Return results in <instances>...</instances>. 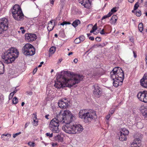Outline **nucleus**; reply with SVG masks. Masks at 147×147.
<instances>
[{
    "mask_svg": "<svg viewBox=\"0 0 147 147\" xmlns=\"http://www.w3.org/2000/svg\"><path fill=\"white\" fill-rule=\"evenodd\" d=\"M80 22L78 20H76L74 21L72 24V25L75 28L79 24H80Z\"/></svg>",
    "mask_w": 147,
    "mask_h": 147,
    "instance_id": "26",
    "label": "nucleus"
},
{
    "mask_svg": "<svg viewBox=\"0 0 147 147\" xmlns=\"http://www.w3.org/2000/svg\"><path fill=\"white\" fill-rule=\"evenodd\" d=\"M140 110L144 117L147 119V107L144 105L142 106Z\"/></svg>",
    "mask_w": 147,
    "mask_h": 147,
    "instance_id": "17",
    "label": "nucleus"
},
{
    "mask_svg": "<svg viewBox=\"0 0 147 147\" xmlns=\"http://www.w3.org/2000/svg\"><path fill=\"white\" fill-rule=\"evenodd\" d=\"M111 78L113 81V85L117 87L122 84L124 74L122 69L119 67H115L110 73Z\"/></svg>",
    "mask_w": 147,
    "mask_h": 147,
    "instance_id": "2",
    "label": "nucleus"
},
{
    "mask_svg": "<svg viewBox=\"0 0 147 147\" xmlns=\"http://www.w3.org/2000/svg\"><path fill=\"white\" fill-rule=\"evenodd\" d=\"M4 72V65L2 62L0 61V75Z\"/></svg>",
    "mask_w": 147,
    "mask_h": 147,
    "instance_id": "23",
    "label": "nucleus"
},
{
    "mask_svg": "<svg viewBox=\"0 0 147 147\" xmlns=\"http://www.w3.org/2000/svg\"><path fill=\"white\" fill-rule=\"evenodd\" d=\"M24 29V27H20V30H23Z\"/></svg>",
    "mask_w": 147,
    "mask_h": 147,
    "instance_id": "63",
    "label": "nucleus"
},
{
    "mask_svg": "<svg viewBox=\"0 0 147 147\" xmlns=\"http://www.w3.org/2000/svg\"><path fill=\"white\" fill-rule=\"evenodd\" d=\"M97 23H96L94 25V26L93 27L92 29H93L94 30H97Z\"/></svg>",
    "mask_w": 147,
    "mask_h": 147,
    "instance_id": "41",
    "label": "nucleus"
},
{
    "mask_svg": "<svg viewBox=\"0 0 147 147\" xmlns=\"http://www.w3.org/2000/svg\"><path fill=\"white\" fill-rule=\"evenodd\" d=\"M112 15V13L111 12H109V13L106 15H105L102 18L101 20H103L104 19H105L107 18H109Z\"/></svg>",
    "mask_w": 147,
    "mask_h": 147,
    "instance_id": "29",
    "label": "nucleus"
},
{
    "mask_svg": "<svg viewBox=\"0 0 147 147\" xmlns=\"http://www.w3.org/2000/svg\"><path fill=\"white\" fill-rule=\"evenodd\" d=\"M25 37L26 40L29 42L34 41L37 38L36 35L32 34H26Z\"/></svg>",
    "mask_w": 147,
    "mask_h": 147,
    "instance_id": "13",
    "label": "nucleus"
},
{
    "mask_svg": "<svg viewBox=\"0 0 147 147\" xmlns=\"http://www.w3.org/2000/svg\"><path fill=\"white\" fill-rule=\"evenodd\" d=\"M129 133V131L128 130L125 128L121 129L120 133L124 134L127 136L128 134Z\"/></svg>",
    "mask_w": 147,
    "mask_h": 147,
    "instance_id": "22",
    "label": "nucleus"
},
{
    "mask_svg": "<svg viewBox=\"0 0 147 147\" xmlns=\"http://www.w3.org/2000/svg\"><path fill=\"white\" fill-rule=\"evenodd\" d=\"M1 138V139L4 140H6V138H5V136H4V135H2Z\"/></svg>",
    "mask_w": 147,
    "mask_h": 147,
    "instance_id": "43",
    "label": "nucleus"
},
{
    "mask_svg": "<svg viewBox=\"0 0 147 147\" xmlns=\"http://www.w3.org/2000/svg\"><path fill=\"white\" fill-rule=\"evenodd\" d=\"M70 123L65 124L66 125H63L62 129L66 133L71 134H74V125H69Z\"/></svg>",
    "mask_w": 147,
    "mask_h": 147,
    "instance_id": "10",
    "label": "nucleus"
},
{
    "mask_svg": "<svg viewBox=\"0 0 147 147\" xmlns=\"http://www.w3.org/2000/svg\"><path fill=\"white\" fill-rule=\"evenodd\" d=\"M25 104V103L24 102H22L21 104V105L22 106H23Z\"/></svg>",
    "mask_w": 147,
    "mask_h": 147,
    "instance_id": "64",
    "label": "nucleus"
},
{
    "mask_svg": "<svg viewBox=\"0 0 147 147\" xmlns=\"http://www.w3.org/2000/svg\"><path fill=\"white\" fill-rule=\"evenodd\" d=\"M21 133V132H20L18 133L13 134V138H15L16 136H18Z\"/></svg>",
    "mask_w": 147,
    "mask_h": 147,
    "instance_id": "38",
    "label": "nucleus"
},
{
    "mask_svg": "<svg viewBox=\"0 0 147 147\" xmlns=\"http://www.w3.org/2000/svg\"><path fill=\"white\" fill-rule=\"evenodd\" d=\"M14 94H15L13 92H12L9 95H10V96H11V97H13Z\"/></svg>",
    "mask_w": 147,
    "mask_h": 147,
    "instance_id": "49",
    "label": "nucleus"
},
{
    "mask_svg": "<svg viewBox=\"0 0 147 147\" xmlns=\"http://www.w3.org/2000/svg\"><path fill=\"white\" fill-rule=\"evenodd\" d=\"M95 31V30H94V29L92 28V30L90 31V33H93Z\"/></svg>",
    "mask_w": 147,
    "mask_h": 147,
    "instance_id": "56",
    "label": "nucleus"
},
{
    "mask_svg": "<svg viewBox=\"0 0 147 147\" xmlns=\"http://www.w3.org/2000/svg\"><path fill=\"white\" fill-rule=\"evenodd\" d=\"M51 3L52 5H53L55 1L54 0H49Z\"/></svg>",
    "mask_w": 147,
    "mask_h": 147,
    "instance_id": "46",
    "label": "nucleus"
},
{
    "mask_svg": "<svg viewBox=\"0 0 147 147\" xmlns=\"http://www.w3.org/2000/svg\"><path fill=\"white\" fill-rule=\"evenodd\" d=\"M49 116V115H45V118L47 119H49V118L48 117V116Z\"/></svg>",
    "mask_w": 147,
    "mask_h": 147,
    "instance_id": "62",
    "label": "nucleus"
},
{
    "mask_svg": "<svg viewBox=\"0 0 147 147\" xmlns=\"http://www.w3.org/2000/svg\"><path fill=\"white\" fill-rule=\"evenodd\" d=\"M93 88L94 89L93 94L95 96L98 98L99 97L102 93L100 88L97 84H95L93 86Z\"/></svg>",
    "mask_w": 147,
    "mask_h": 147,
    "instance_id": "12",
    "label": "nucleus"
},
{
    "mask_svg": "<svg viewBox=\"0 0 147 147\" xmlns=\"http://www.w3.org/2000/svg\"><path fill=\"white\" fill-rule=\"evenodd\" d=\"M120 136L119 138V139L120 141H125L127 140V136L124 134L120 133Z\"/></svg>",
    "mask_w": 147,
    "mask_h": 147,
    "instance_id": "25",
    "label": "nucleus"
},
{
    "mask_svg": "<svg viewBox=\"0 0 147 147\" xmlns=\"http://www.w3.org/2000/svg\"><path fill=\"white\" fill-rule=\"evenodd\" d=\"M139 5H138V2H137L135 4L134 7V10H136L139 7Z\"/></svg>",
    "mask_w": 147,
    "mask_h": 147,
    "instance_id": "33",
    "label": "nucleus"
},
{
    "mask_svg": "<svg viewBox=\"0 0 147 147\" xmlns=\"http://www.w3.org/2000/svg\"><path fill=\"white\" fill-rule=\"evenodd\" d=\"M117 11V8L116 7H114L112 9L111 11L109 12H111L112 14L116 12Z\"/></svg>",
    "mask_w": 147,
    "mask_h": 147,
    "instance_id": "32",
    "label": "nucleus"
},
{
    "mask_svg": "<svg viewBox=\"0 0 147 147\" xmlns=\"http://www.w3.org/2000/svg\"><path fill=\"white\" fill-rule=\"evenodd\" d=\"M18 90L16 89V88H15V90L13 92L15 94L17 92Z\"/></svg>",
    "mask_w": 147,
    "mask_h": 147,
    "instance_id": "55",
    "label": "nucleus"
},
{
    "mask_svg": "<svg viewBox=\"0 0 147 147\" xmlns=\"http://www.w3.org/2000/svg\"><path fill=\"white\" fill-rule=\"evenodd\" d=\"M52 21V20L50 21V23H49L48 26L47 27V29L49 32L52 30L54 26L53 24Z\"/></svg>",
    "mask_w": 147,
    "mask_h": 147,
    "instance_id": "21",
    "label": "nucleus"
},
{
    "mask_svg": "<svg viewBox=\"0 0 147 147\" xmlns=\"http://www.w3.org/2000/svg\"><path fill=\"white\" fill-rule=\"evenodd\" d=\"M79 38L81 42H82L85 40V37L83 35L80 36Z\"/></svg>",
    "mask_w": 147,
    "mask_h": 147,
    "instance_id": "34",
    "label": "nucleus"
},
{
    "mask_svg": "<svg viewBox=\"0 0 147 147\" xmlns=\"http://www.w3.org/2000/svg\"><path fill=\"white\" fill-rule=\"evenodd\" d=\"M107 44V42H106V43H102V47H103L104 46H105Z\"/></svg>",
    "mask_w": 147,
    "mask_h": 147,
    "instance_id": "53",
    "label": "nucleus"
},
{
    "mask_svg": "<svg viewBox=\"0 0 147 147\" xmlns=\"http://www.w3.org/2000/svg\"><path fill=\"white\" fill-rule=\"evenodd\" d=\"M140 84L143 87L147 88V73L145 74L140 81Z\"/></svg>",
    "mask_w": 147,
    "mask_h": 147,
    "instance_id": "15",
    "label": "nucleus"
},
{
    "mask_svg": "<svg viewBox=\"0 0 147 147\" xmlns=\"http://www.w3.org/2000/svg\"><path fill=\"white\" fill-rule=\"evenodd\" d=\"M28 144L30 146L32 147H34L35 145V144L34 142H29L28 143Z\"/></svg>",
    "mask_w": 147,
    "mask_h": 147,
    "instance_id": "35",
    "label": "nucleus"
},
{
    "mask_svg": "<svg viewBox=\"0 0 147 147\" xmlns=\"http://www.w3.org/2000/svg\"><path fill=\"white\" fill-rule=\"evenodd\" d=\"M21 31H22V33L24 34L25 33V32L26 31V30H24V29H23V30H21Z\"/></svg>",
    "mask_w": 147,
    "mask_h": 147,
    "instance_id": "57",
    "label": "nucleus"
},
{
    "mask_svg": "<svg viewBox=\"0 0 147 147\" xmlns=\"http://www.w3.org/2000/svg\"><path fill=\"white\" fill-rule=\"evenodd\" d=\"M118 18L116 15H113L110 19V23L112 24L115 25L116 23Z\"/></svg>",
    "mask_w": 147,
    "mask_h": 147,
    "instance_id": "20",
    "label": "nucleus"
},
{
    "mask_svg": "<svg viewBox=\"0 0 147 147\" xmlns=\"http://www.w3.org/2000/svg\"><path fill=\"white\" fill-rule=\"evenodd\" d=\"M138 99L140 101L147 103V91H144L138 92L137 95Z\"/></svg>",
    "mask_w": 147,
    "mask_h": 147,
    "instance_id": "11",
    "label": "nucleus"
},
{
    "mask_svg": "<svg viewBox=\"0 0 147 147\" xmlns=\"http://www.w3.org/2000/svg\"><path fill=\"white\" fill-rule=\"evenodd\" d=\"M65 22V25H66V24H70V23L69 22H65V21H64Z\"/></svg>",
    "mask_w": 147,
    "mask_h": 147,
    "instance_id": "54",
    "label": "nucleus"
},
{
    "mask_svg": "<svg viewBox=\"0 0 147 147\" xmlns=\"http://www.w3.org/2000/svg\"><path fill=\"white\" fill-rule=\"evenodd\" d=\"M95 40L98 42L100 41L101 40V38L99 37H97L95 38Z\"/></svg>",
    "mask_w": 147,
    "mask_h": 147,
    "instance_id": "42",
    "label": "nucleus"
},
{
    "mask_svg": "<svg viewBox=\"0 0 147 147\" xmlns=\"http://www.w3.org/2000/svg\"><path fill=\"white\" fill-rule=\"evenodd\" d=\"M145 61L146 64H147V55L146 56Z\"/></svg>",
    "mask_w": 147,
    "mask_h": 147,
    "instance_id": "61",
    "label": "nucleus"
},
{
    "mask_svg": "<svg viewBox=\"0 0 147 147\" xmlns=\"http://www.w3.org/2000/svg\"><path fill=\"white\" fill-rule=\"evenodd\" d=\"M13 18L16 20H21L23 19L24 14L20 7L18 5H15L11 10Z\"/></svg>",
    "mask_w": 147,
    "mask_h": 147,
    "instance_id": "6",
    "label": "nucleus"
},
{
    "mask_svg": "<svg viewBox=\"0 0 147 147\" xmlns=\"http://www.w3.org/2000/svg\"><path fill=\"white\" fill-rule=\"evenodd\" d=\"M46 135L47 136H49V137L50 138H51L53 136V134L52 133L50 134V133H47L46 134Z\"/></svg>",
    "mask_w": 147,
    "mask_h": 147,
    "instance_id": "39",
    "label": "nucleus"
},
{
    "mask_svg": "<svg viewBox=\"0 0 147 147\" xmlns=\"http://www.w3.org/2000/svg\"><path fill=\"white\" fill-rule=\"evenodd\" d=\"M115 110V108L111 109L110 111V113L109 114H111V115H112L114 113Z\"/></svg>",
    "mask_w": 147,
    "mask_h": 147,
    "instance_id": "37",
    "label": "nucleus"
},
{
    "mask_svg": "<svg viewBox=\"0 0 147 147\" xmlns=\"http://www.w3.org/2000/svg\"><path fill=\"white\" fill-rule=\"evenodd\" d=\"M141 146V141L138 138L135 139L131 144V147H140Z\"/></svg>",
    "mask_w": 147,
    "mask_h": 147,
    "instance_id": "16",
    "label": "nucleus"
},
{
    "mask_svg": "<svg viewBox=\"0 0 147 147\" xmlns=\"http://www.w3.org/2000/svg\"><path fill=\"white\" fill-rule=\"evenodd\" d=\"M19 54V52L16 48L11 47L3 54L2 58L5 63H10L18 57Z\"/></svg>",
    "mask_w": 147,
    "mask_h": 147,
    "instance_id": "4",
    "label": "nucleus"
},
{
    "mask_svg": "<svg viewBox=\"0 0 147 147\" xmlns=\"http://www.w3.org/2000/svg\"><path fill=\"white\" fill-rule=\"evenodd\" d=\"M37 70V67H36V68H35L34 69V70L33 71V74H35Z\"/></svg>",
    "mask_w": 147,
    "mask_h": 147,
    "instance_id": "47",
    "label": "nucleus"
},
{
    "mask_svg": "<svg viewBox=\"0 0 147 147\" xmlns=\"http://www.w3.org/2000/svg\"><path fill=\"white\" fill-rule=\"evenodd\" d=\"M80 3L82 5H84L85 7L88 8L90 7V4L89 0H82Z\"/></svg>",
    "mask_w": 147,
    "mask_h": 147,
    "instance_id": "19",
    "label": "nucleus"
},
{
    "mask_svg": "<svg viewBox=\"0 0 147 147\" xmlns=\"http://www.w3.org/2000/svg\"><path fill=\"white\" fill-rule=\"evenodd\" d=\"M22 51L25 55L32 56L35 53V48L29 43L26 44L23 47Z\"/></svg>",
    "mask_w": 147,
    "mask_h": 147,
    "instance_id": "7",
    "label": "nucleus"
},
{
    "mask_svg": "<svg viewBox=\"0 0 147 147\" xmlns=\"http://www.w3.org/2000/svg\"><path fill=\"white\" fill-rule=\"evenodd\" d=\"M64 25H65V22L64 21L61 23L60 24V25L62 26H63Z\"/></svg>",
    "mask_w": 147,
    "mask_h": 147,
    "instance_id": "59",
    "label": "nucleus"
},
{
    "mask_svg": "<svg viewBox=\"0 0 147 147\" xmlns=\"http://www.w3.org/2000/svg\"><path fill=\"white\" fill-rule=\"evenodd\" d=\"M112 115L111 114L109 113L107 116H106V119L107 120H108L111 117Z\"/></svg>",
    "mask_w": 147,
    "mask_h": 147,
    "instance_id": "40",
    "label": "nucleus"
},
{
    "mask_svg": "<svg viewBox=\"0 0 147 147\" xmlns=\"http://www.w3.org/2000/svg\"><path fill=\"white\" fill-rule=\"evenodd\" d=\"M138 29L141 32H142L143 30V25L142 23H140L138 26Z\"/></svg>",
    "mask_w": 147,
    "mask_h": 147,
    "instance_id": "28",
    "label": "nucleus"
},
{
    "mask_svg": "<svg viewBox=\"0 0 147 147\" xmlns=\"http://www.w3.org/2000/svg\"><path fill=\"white\" fill-rule=\"evenodd\" d=\"M56 47H52L49 50V54H54L56 50Z\"/></svg>",
    "mask_w": 147,
    "mask_h": 147,
    "instance_id": "27",
    "label": "nucleus"
},
{
    "mask_svg": "<svg viewBox=\"0 0 147 147\" xmlns=\"http://www.w3.org/2000/svg\"><path fill=\"white\" fill-rule=\"evenodd\" d=\"M73 54V52H70L68 54V55L69 56L70 55H72Z\"/></svg>",
    "mask_w": 147,
    "mask_h": 147,
    "instance_id": "60",
    "label": "nucleus"
},
{
    "mask_svg": "<svg viewBox=\"0 0 147 147\" xmlns=\"http://www.w3.org/2000/svg\"><path fill=\"white\" fill-rule=\"evenodd\" d=\"M74 42L76 44H79L81 42L79 38H76L74 40Z\"/></svg>",
    "mask_w": 147,
    "mask_h": 147,
    "instance_id": "31",
    "label": "nucleus"
},
{
    "mask_svg": "<svg viewBox=\"0 0 147 147\" xmlns=\"http://www.w3.org/2000/svg\"><path fill=\"white\" fill-rule=\"evenodd\" d=\"M74 134L81 133L83 130V127L80 124L74 125Z\"/></svg>",
    "mask_w": 147,
    "mask_h": 147,
    "instance_id": "14",
    "label": "nucleus"
},
{
    "mask_svg": "<svg viewBox=\"0 0 147 147\" xmlns=\"http://www.w3.org/2000/svg\"><path fill=\"white\" fill-rule=\"evenodd\" d=\"M63 76V74L57 75V81L55 82V86L58 89H59L65 87L64 83L65 79Z\"/></svg>",
    "mask_w": 147,
    "mask_h": 147,
    "instance_id": "8",
    "label": "nucleus"
},
{
    "mask_svg": "<svg viewBox=\"0 0 147 147\" xmlns=\"http://www.w3.org/2000/svg\"><path fill=\"white\" fill-rule=\"evenodd\" d=\"M100 33L101 34H105V32H104V29H102V30L100 32Z\"/></svg>",
    "mask_w": 147,
    "mask_h": 147,
    "instance_id": "45",
    "label": "nucleus"
},
{
    "mask_svg": "<svg viewBox=\"0 0 147 147\" xmlns=\"http://www.w3.org/2000/svg\"><path fill=\"white\" fill-rule=\"evenodd\" d=\"M89 39L91 40H93L94 39V38L93 37L90 36L89 37Z\"/></svg>",
    "mask_w": 147,
    "mask_h": 147,
    "instance_id": "48",
    "label": "nucleus"
},
{
    "mask_svg": "<svg viewBox=\"0 0 147 147\" xmlns=\"http://www.w3.org/2000/svg\"><path fill=\"white\" fill-rule=\"evenodd\" d=\"M95 46L97 47H102V44H96Z\"/></svg>",
    "mask_w": 147,
    "mask_h": 147,
    "instance_id": "44",
    "label": "nucleus"
},
{
    "mask_svg": "<svg viewBox=\"0 0 147 147\" xmlns=\"http://www.w3.org/2000/svg\"><path fill=\"white\" fill-rule=\"evenodd\" d=\"M8 25V20L6 18H3L0 20V34L7 32Z\"/></svg>",
    "mask_w": 147,
    "mask_h": 147,
    "instance_id": "9",
    "label": "nucleus"
},
{
    "mask_svg": "<svg viewBox=\"0 0 147 147\" xmlns=\"http://www.w3.org/2000/svg\"><path fill=\"white\" fill-rule=\"evenodd\" d=\"M74 62L75 63H77L78 62V60L77 59H75L74 60Z\"/></svg>",
    "mask_w": 147,
    "mask_h": 147,
    "instance_id": "50",
    "label": "nucleus"
},
{
    "mask_svg": "<svg viewBox=\"0 0 147 147\" xmlns=\"http://www.w3.org/2000/svg\"><path fill=\"white\" fill-rule=\"evenodd\" d=\"M134 0H128V1L129 2L132 3H133Z\"/></svg>",
    "mask_w": 147,
    "mask_h": 147,
    "instance_id": "58",
    "label": "nucleus"
},
{
    "mask_svg": "<svg viewBox=\"0 0 147 147\" xmlns=\"http://www.w3.org/2000/svg\"><path fill=\"white\" fill-rule=\"evenodd\" d=\"M29 124V123H26L25 125V128H26L28 126V125Z\"/></svg>",
    "mask_w": 147,
    "mask_h": 147,
    "instance_id": "51",
    "label": "nucleus"
},
{
    "mask_svg": "<svg viewBox=\"0 0 147 147\" xmlns=\"http://www.w3.org/2000/svg\"><path fill=\"white\" fill-rule=\"evenodd\" d=\"M65 81V86L71 87L78 84L82 79V76L78 75H72L70 72L64 71L63 73Z\"/></svg>",
    "mask_w": 147,
    "mask_h": 147,
    "instance_id": "3",
    "label": "nucleus"
},
{
    "mask_svg": "<svg viewBox=\"0 0 147 147\" xmlns=\"http://www.w3.org/2000/svg\"><path fill=\"white\" fill-rule=\"evenodd\" d=\"M74 117L71 112L67 110L61 111L57 115V118L52 119L49 124V127L54 133L59 132V124H68L73 120Z\"/></svg>",
    "mask_w": 147,
    "mask_h": 147,
    "instance_id": "1",
    "label": "nucleus"
},
{
    "mask_svg": "<svg viewBox=\"0 0 147 147\" xmlns=\"http://www.w3.org/2000/svg\"><path fill=\"white\" fill-rule=\"evenodd\" d=\"M18 99L16 97H15L13 98V104H16L18 103Z\"/></svg>",
    "mask_w": 147,
    "mask_h": 147,
    "instance_id": "30",
    "label": "nucleus"
},
{
    "mask_svg": "<svg viewBox=\"0 0 147 147\" xmlns=\"http://www.w3.org/2000/svg\"><path fill=\"white\" fill-rule=\"evenodd\" d=\"M4 135V136H8L9 138H10L11 137V135L9 134H3Z\"/></svg>",
    "mask_w": 147,
    "mask_h": 147,
    "instance_id": "52",
    "label": "nucleus"
},
{
    "mask_svg": "<svg viewBox=\"0 0 147 147\" xmlns=\"http://www.w3.org/2000/svg\"><path fill=\"white\" fill-rule=\"evenodd\" d=\"M34 117L33 118V121L32 123L33 125L34 126H36L38 125V120H37L36 115L33 114Z\"/></svg>",
    "mask_w": 147,
    "mask_h": 147,
    "instance_id": "24",
    "label": "nucleus"
},
{
    "mask_svg": "<svg viewBox=\"0 0 147 147\" xmlns=\"http://www.w3.org/2000/svg\"><path fill=\"white\" fill-rule=\"evenodd\" d=\"M141 12L139 10L137 11L136 13V15L137 16L139 17L141 16Z\"/></svg>",
    "mask_w": 147,
    "mask_h": 147,
    "instance_id": "36",
    "label": "nucleus"
},
{
    "mask_svg": "<svg viewBox=\"0 0 147 147\" xmlns=\"http://www.w3.org/2000/svg\"><path fill=\"white\" fill-rule=\"evenodd\" d=\"M79 117L83 119L84 121L86 123H89L92 121H94L97 118L96 112L91 110H81L79 113Z\"/></svg>",
    "mask_w": 147,
    "mask_h": 147,
    "instance_id": "5",
    "label": "nucleus"
},
{
    "mask_svg": "<svg viewBox=\"0 0 147 147\" xmlns=\"http://www.w3.org/2000/svg\"><path fill=\"white\" fill-rule=\"evenodd\" d=\"M58 105L59 107L61 108H66L68 105V103L66 102L61 100L59 101L58 102Z\"/></svg>",
    "mask_w": 147,
    "mask_h": 147,
    "instance_id": "18",
    "label": "nucleus"
}]
</instances>
